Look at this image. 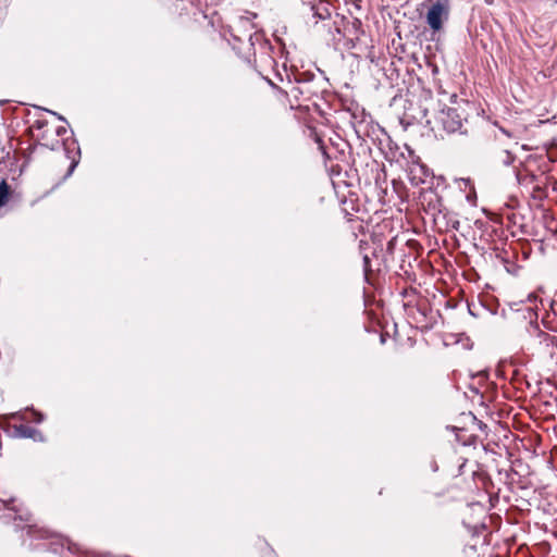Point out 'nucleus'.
Segmentation results:
<instances>
[{"instance_id": "1", "label": "nucleus", "mask_w": 557, "mask_h": 557, "mask_svg": "<svg viewBox=\"0 0 557 557\" xmlns=\"http://www.w3.org/2000/svg\"><path fill=\"white\" fill-rule=\"evenodd\" d=\"M450 15V0H436L429 7L425 14V23L432 35L440 34Z\"/></svg>"}, {"instance_id": "2", "label": "nucleus", "mask_w": 557, "mask_h": 557, "mask_svg": "<svg viewBox=\"0 0 557 557\" xmlns=\"http://www.w3.org/2000/svg\"><path fill=\"white\" fill-rule=\"evenodd\" d=\"M336 33L339 36L338 38L334 36L336 47L347 50L352 49L363 34L362 23L359 18L354 17L344 23L343 33L338 27H336Z\"/></svg>"}, {"instance_id": "3", "label": "nucleus", "mask_w": 557, "mask_h": 557, "mask_svg": "<svg viewBox=\"0 0 557 557\" xmlns=\"http://www.w3.org/2000/svg\"><path fill=\"white\" fill-rule=\"evenodd\" d=\"M443 127L448 133H455L461 128V119L455 109H448L442 113L441 117Z\"/></svg>"}, {"instance_id": "4", "label": "nucleus", "mask_w": 557, "mask_h": 557, "mask_svg": "<svg viewBox=\"0 0 557 557\" xmlns=\"http://www.w3.org/2000/svg\"><path fill=\"white\" fill-rule=\"evenodd\" d=\"M38 434V431L26 424H20L13 426V435L21 438H34Z\"/></svg>"}, {"instance_id": "5", "label": "nucleus", "mask_w": 557, "mask_h": 557, "mask_svg": "<svg viewBox=\"0 0 557 557\" xmlns=\"http://www.w3.org/2000/svg\"><path fill=\"white\" fill-rule=\"evenodd\" d=\"M539 336L541 338V343L545 344L546 347H552V348L557 347V337L556 336H553V335L544 333V332H539Z\"/></svg>"}, {"instance_id": "6", "label": "nucleus", "mask_w": 557, "mask_h": 557, "mask_svg": "<svg viewBox=\"0 0 557 557\" xmlns=\"http://www.w3.org/2000/svg\"><path fill=\"white\" fill-rule=\"evenodd\" d=\"M516 160V156L511 153L509 150H504L499 156V162L504 165H511Z\"/></svg>"}, {"instance_id": "7", "label": "nucleus", "mask_w": 557, "mask_h": 557, "mask_svg": "<svg viewBox=\"0 0 557 557\" xmlns=\"http://www.w3.org/2000/svg\"><path fill=\"white\" fill-rule=\"evenodd\" d=\"M27 533L32 539H48L50 536L49 531L35 528H29Z\"/></svg>"}, {"instance_id": "8", "label": "nucleus", "mask_w": 557, "mask_h": 557, "mask_svg": "<svg viewBox=\"0 0 557 557\" xmlns=\"http://www.w3.org/2000/svg\"><path fill=\"white\" fill-rule=\"evenodd\" d=\"M9 196L8 184L3 181L0 183V207L3 206Z\"/></svg>"}, {"instance_id": "9", "label": "nucleus", "mask_w": 557, "mask_h": 557, "mask_svg": "<svg viewBox=\"0 0 557 557\" xmlns=\"http://www.w3.org/2000/svg\"><path fill=\"white\" fill-rule=\"evenodd\" d=\"M431 199L429 201V207L432 208L433 211H440L441 201L436 194L430 193Z\"/></svg>"}, {"instance_id": "10", "label": "nucleus", "mask_w": 557, "mask_h": 557, "mask_svg": "<svg viewBox=\"0 0 557 557\" xmlns=\"http://www.w3.org/2000/svg\"><path fill=\"white\" fill-rule=\"evenodd\" d=\"M32 418L36 423H40L44 420V416L35 410H32Z\"/></svg>"}, {"instance_id": "11", "label": "nucleus", "mask_w": 557, "mask_h": 557, "mask_svg": "<svg viewBox=\"0 0 557 557\" xmlns=\"http://www.w3.org/2000/svg\"><path fill=\"white\" fill-rule=\"evenodd\" d=\"M460 183H463L466 187H469L470 188V191L474 194V187L471 183V180L470 178H461L460 180Z\"/></svg>"}, {"instance_id": "12", "label": "nucleus", "mask_w": 557, "mask_h": 557, "mask_svg": "<svg viewBox=\"0 0 557 557\" xmlns=\"http://www.w3.org/2000/svg\"><path fill=\"white\" fill-rule=\"evenodd\" d=\"M55 133L58 136H63L66 133V128L63 126H60L55 129Z\"/></svg>"}, {"instance_id": "13", "label": "nucleus", "mask_w": 557, "mask_h": 557, "mask_svg": "<svg viewBox=\"0 0 557 557\" xmlns=\"http://www.w3.org/2000/svg\"><path fill=\"white\" fill-rule=\"evenodd\" d=\"M363 263H364V270L368 271L369 264H370V259L368 256L363 257Z\"/></svg>"}, {"instance_id": "14", "label": "nucleus", "mask_w": 557, "mask_h": 557, "mask_svg": "<svg viewBox=\"0 0 557 557\" xmlns=\"http://www.w3.org/2000/svg\"><path fill=\"white\" fill-rule=\"evenodd\" d=\"M500 131H502L506 136H508V137H510V136H511V135H510V133H508L506 129L500 128Z\"/></svg>"}, {"instance_id": "15", "label": "nucleus", "mask_w": 557, "mask_h": 557, "mask_svg": "<svg viewBox=\"0 0 557 557\" xmlns=\"http://www.w3.org/2000/svg\"><path fill=\"white\" fill-rule=\"evenodd\" d=\"M532 299H536L534 295H529V300L532 301Z\"/></svg>"}, {"instance_id": "16", "label": "nucleus", "mask_w": 557, "mask_h": 557, "mask_svg": "<svg viewBox=\"0 0 557 557\" xmlns=\"http://www.w3.org/2000/svg\"><path fill=\"white\" fill-rule=\"evenodd\" d=\"M52 114L57 115L59 120H64L61 115H58L57 113L52 112Z\"/></svg>"}, {"instance_id": "17", "label": "nucleus", "mask_w": 557, "mask_h": 557, "mask_svg": "<svg viewBox=\"0 0 557 557\" xmlns=\"http://www.w3.org/2000/svg\"><path fill=\"white\" fill-rule=\"evenodd\" d=\"M75 165H76V163H75V162H73V163L71 164V171L75 168Z\"/></svg>"}, {"instance_id": "18", "label": "nucleus", "mask_w": 557, "mask_h": 557, "mask_svg": "<svg viewBox=\"0 0 557 557\" xmlns=\"http://www.w3.org/2000/svg\"><path fill=\"white\" fill-rule=\"evenodd\" d=\"M467 199H468L469 201L471 200V195H470V194L467 196Z\"/></svg>"}]
</instances>
